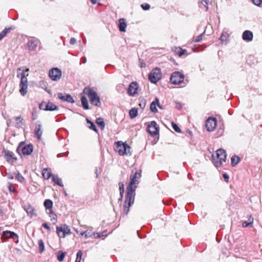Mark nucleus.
Segmentation results:
<instances>
[{"mask_svg": "<svg viewBox=\"0 0 262 262\" xmlns=\"http://www.w3.org/2000/svg\"><path fill=\"white\" fill-rule=\"evenodd\" d=\"M141 170L138 171L137 169L132 170L130 176V181L126 188V194L124 205L123 206V214L127 215L129 211V208L134 203L135 191L139 184V180L141 177Z\"/></svg>", "mask_w": 262, "mask_h": 262, "instance_id": "f257e3e1", "label": "nucleus"}, {"mask_svg": "<svg viewBox=\"0 0 262 262\" xmlns=\"http://www.w3.org/2000/svg\"><path fill=\"white\" fill-rule=\"evenodd\" d=\"M17 77L20 78L19 84V92L22 96H25L27 93L28 79L25 75L23 68H18L17 70Z\"/></svg>", "mask_w": 262, "mask_h": 262, "instance_id": "f03ea898", "label": "nucleus"}, {"mask_svg": "<svg viewBox=\"0 0 262 262\" xmlns=\"http://www.w3.org/2000/svg\"><path fill=\"white\" fill-rule=\"evenodd\" d=\"M212 162L216 167H220L223 162H226L227 154L226 151L222 148L216 150L215 155H212Z\"/></svg>", "mask_w": 262, "mask_h": 262, "instance_id": "7ed1b4c3", "label": "nucleus"}, {"mask_svg": "<svg viewBox=\"0 0 262 262\" xmlns=\"http://www.w3.org/2000/svg\"><path fill=\"white\" fill-rule=\"evenodd\" d=\"M33 146L32 144H25L24 142L19 143L16 151L21 157L30 155L33 151Z\"/></svg>", "mask_w": 262, "mask_h": 262, "instance_id": "20e7f679", "label": "nucleus"}, {"mask_svg": "<svg viewBox=\"0 0 262 262\" xmlns=\"http://www.w3.org/2000/svg\"><path fill=\"white\" fill-rule=\"evenodd\" d=\"M83 93L88 95L91 104L97 106H99L100 105L101 102L100 98L97 93L92 89L85 88L83 90Z\"/></svg>", "mask_w": 262, "mask_h": 262, "instance_id": "39448f33", "label": "nucleus"}, {"mask_svg": "<svg viewBox=\"0 0 262 262\" xmlns=\"http://www.w3.org/2000/svg\"><path fill=\"white\" fill-rule=\"evenodd\" d=\"M130 147L126 143L122 141H118L115 143V150L119 154L120 156L130 155Z\"/></svg>", "mask_w": 262, "mask_h": 262, "instance_id": "423d86ee", "label": "nucleus"}, {"mask_svg": "<svg viewBox=\"0 0 262 262\" xmlns=\"http://www.w3.org/2000/svg\"><path fill=\"white\" fill-rule=\"evenodd\" d=\"M161 78L160 69L156 68L152 70L149 74L148 79L152 83H156Z\"/></svg>", "mask_w": 262, "mask_h": 262, "instance_id": "0eeeda50", "label": "nucleus"}, {"mask_svg": "<svg viewBox=\"0 0 262 262\" xmlns=\"http://www.w3.org/2000/svg\"><path fill=\"white\" fill-rule=\"evenodd\" d=\"M184 75L180 72H173L170 76V80L173 84H179L183 82Z\"/></svg>", "mask_w": 262, "mask_h": 262, "instance_id": "6e6552de", "label": "nucleus"}, {"mask_svg": "<svg viewBox=\"0 0 262 262\" xmlns=\"http://www.w3.org/2000/svg\"><path fill=\"white\" fill-rule=\"evenodd\" d=\"M61 75V71L57 68L52 69L49 72V76L50 78L53 81L59 80L60 79Z\"/></svg>", "mask_w": 262, "mask_h": 262, "instance_id": "1a4fd4ad", "label": "nucleus"}, {"mask_svg": "<svg viewBox=\"0 0 262 262\" xmlns=\"http://www.w3.org/2000/svg\"><path fill=\"white\" fill-rule=\"evenodd\" d=\"M56 230L58 235L62 238H64L66 235L71 233L70 228L66 225H63L60 227H56Z\"/></svg>", "mask_w": 262, "mask_h": 262, "instance_id": "9d476101", "label": "nucleus"}, {"mask_svg": "<svg viewBox=\"0 0 262 262\" xmlns=\"http://www.w3.org/2000/svg\"><path fill=\"white\" fill-rule=\"evenodd\" d=\"M216 125V120L213 117L209 118L206 123V127L207 130L209 132L213 131Z\"/></svg>", "mask_w": 262, "mask_h": 262, "instance_id": "9b49d317", "label": "nucleus"}, {"mask_svg": "<svg viewBox=\"0 0 262 262\" xmlns=\"http://www.w3.org/2000/svg\"><path fill=\"white\" fill-rule=\"evenodd\" d=\"M148 132L152 136L157 135L159 133V129L157 127V123L155 121H151L148 125Z\"/></svg>", "mask_w": 262, "mask_h": 262, "instance_id": "f8f14e48", "label": "nucleus"}, {"mask_svg": "<svg viewBox=\"0 0 262 262\" xmlns=\"http://www.w3.org/2000/svg\"><path fill=\"white\" fill-rule=\"evenodd\" d=\"M5 158L9 163H12L17 160L14 154L9 150H4Z\"/></svg>", "mask_w": 262, "mask_h": 262, "instance_id": "ddd939ff", "label": "nucleus"}, {"mask_svg": "<svg viewBox=\"0 0 262 262\" xmlns=\"http://www.w3.org/2000/svg\"><path fill=\"white\" fill-rule=\"evenodd\" d=\"M24 210L26 211L28 215L31 217L33 216H36L37 214L35 212L34 208L30 204H27L23 206Z\"/></svg>", "mask_w": 262, "mask_h": 262, "instance_id": "4468645a", "label": "nucleus"}, {"mask_svg": "<svg viewBox=\"0 0 262 262\" xmlns=\"http://www.w3.org/2000/svg\"><path fill=\"white\" fill-rule=\"evenodd\" d=\"M138 84L136 82H132L127 89V94L129 96H134L137 93Z\"/></svg>", "mask_w": 262, "mask_h": 262, "instance_id": "2eb2a0df", "label": "nucleus"}, {"mask_svg": "<svg viewBox=\"0 0 262 262\" xmlns=\"http://www.w3.org/2000/svg\"><path fill=\"white\" fill-rule=\"evenodd\" d=\"M58 97L59 99H61L63 101H67L70 103H74L75 101L74 100L73 97L70 94H63L62 93H58Z\"/></svg>", "mask_w": 262, "mask_h": 262, "instance_id": "dca6fc26", "label": "nucleus"}, {"mask_svg": "<svg viewBox=\"0 0 262 262\" xmlns=\"http://www.w3.org/2000/svg\"><path fill=\"white\" fill-rule=\"evenodd\" d=\"M39 40L36 38L29 39L28 42V47L30 51H34L38 46Z\"/></svg>", "mask_w": 262, "mask_h": 262, "instance_id": "f3484780", "label": "nucleus"}, {"mask_svg": "<svg viewBox=\"0 0 262 262\" xmlns=\"http://www.w3.org/2000/svg\"><path fill=\"white\" fill-rule=\"evenodd\" d=\"M253 33L249 30L245 31L242 35V38L244 40L247 42L251 41L253 39Z\"/></svg>", "mask_w": 262, "mask_h": 262, "instance_id": "a211bd4d", "label": "nucleus"}, {"mask_svg": "<svg viewBox=\"0 0 262 262\" xmlns=\"http://www.w3.org/2000/svg\"><path fill=\"white\" fill-rule=\"evenodd\" d=\"M34 134L38 140H39L41 139L42 131L41 130V126L40 124L37 123L36 124Z\"/></svg>", "mask_w": 262, "mask_h": 262, "instance_id": "6ab92c4d", "label": "nucleus"}, {"mask_svg": "<svg viewBox=\"0 0 262 262\" xmlns=\"http://www.w3.org/2000/svg\"><path fill=\"white\" fill-rule=\"evenodd\" d=\"M42 174L44 179L46 180L49 179L50 178H52L53 174H52L51 170L50 168H43L42 171Z\"/></svg>", "mask_w": 262, "mask_h": 262, "instance_id": "aec40b11", "label": "nucleus"}, {"mask_svg": "<svg viewBox=\"0 0 262 262\" xmlns=\"http://www.w3.org/2000/svg\"><path fill=\"white\" fill-rule=\"evenodd\" d=\"M127 27L125 20L124 18H120L119 19L118 27L120 32H125Z\"/></svg>", "mask_w": 262, "mask_h": 262, "instance_id": "412c9836", "label": "nucleus"}, {"mask_svg": "<svg viewBox=\"0 0 262 262\" xmlns=\"http://www.w3.org/2000/svg\"><path fill=\"white\" fill-rule=\"evenodd\" d=\"M56 110H58V107L53 103L49 102L47 104L46 103L45 111H53Z\"/></svg>", "mask_w": 262, "mask_h": 262, "instance_id": "4be33fe9", "label": "nucleus"}, {"mask_svg": "<svg viewBox=\"0 0 262 262\" xmlns=\"http://www.w3.org/2000/svg\"><path fill=\"white\" fill-rule=\"evenodd\" d=\"M157 103H158V98H156L150 104V111L154 113H156L158 112V110L157 108Z\"/></svg>", "mask_w": 262, "mask_h": 262, "instance_id": "5701e85b", "label": "nucleus"}, {"mask_svg": "<svg viewBox=\"0 0 262 262\" xmlns=\"http://www.w3.org/2000/svg\"><path fill=\"white\" fill-rule=\"evenodd\" d=\"M52 180L57 185L63 187V184L62 183L61 179L59 178L58 176H56L55 174L53 175Z\"/></svg>", "mask_w": 262, "mask_h": 262, "instance_id": "b1692460", "label": "nucleus"}, {"mask_svg": "<svg viewBox=\"0 0 262 262\" xmlns=\"http://www.w3.org/2000/svg\"><path fill=\"white\" fill-rule=\"evenodd\" d=\"M43 205L47 211H49L53 207V202L51 200L47 199L45 201Z\"/></svg>", "mask_w": 262, "mask_h": 262, "instance_id": "393cba45", "label": "nucleus"}, {"mask_svg": "<svg viewBox=\"0 0 262 262\" xmlns=\"http://www.w3.org/2000/svg\"><path fill=\"white\" fill-rule=\"evenodd\" d=\"M81 104L84 110H89V106L88 104V101L85 96H82L81 98Z\"/></svg>", "mask_w": 262, "mask_h": 262, "instance_id": "a878e982", "label": "nucleus"}, {"mask_svg": "<svg viewBox=\"0 0 262 262\" xmlns=\"http://www.w3.org/2000/svg\"><path fill=\"white\" fill-rule=\"evenodd\" d=\"M47 213L49 214V217L51 218V221L53 224H55L57 222L56 215L53 212L52 210L47 211Z\"/></svg>", "mask_w": 262, "mask_h": 262, "instance_id": "bb28decb", "label": "nucleus"}, {"mask_svg": "<svg viewBox=\"0 0 262 262\" xmlns=\"http://www.w3.org/2000/svg\"><path fill=\"white\" fill-rule=\"evenodd\" d=\"M6 233L9 234V238H11L13 239V240L15 241V242L16 243H18V236L16 233H15V232H12V231L7 232H6Z\"/></svg>", "mask_w": 262, "mask_h": 262, "instance_id": "cd10ccee", "label": "nucleus"}, {"mask_svg": "<svg viewBox=\"0 0 262 262\" xmlns=\"http://www.w3.org/2000/svg\"><path fill=\"white\" fill-rule=\"evenodd\" d=\"M96 123L101 128V129H103L105 127V123L103 119L102 118H98L96 119Z\"/></svg>", "mask_w": 262, "mask_h": 262, "instance_id": "c85d7f7f", "label": "nucleus"}, {"mask_svg": "<svg viewBox=\"0 0 262 262\" xmlns=\"http://www.w3.org/2000/svg\"><path fill=\"white\" fill-rule=\"evenodd\" d=\"M231 165L232 166L236 165L240 161V158L236 156H232L231 158Z\"/></svg>", "mask_w": 262, "mask_h": 262, "instance_id": "c756f323", "label": "nucleus"}, {"mask_svg": "<svg viewBox=\"0 0 262 262\" xmlns=\"http://www.w3.org/2000/svg\"><path fill=\"white\" fill-rule=\"evenodd\" d=\"M39 252L42 253L45 250V245L42 239H39L38 242Z\"/></svg>", "mask_w": 262, "mask_h": 262, "instance_id": "7c9ffc66", "label": "nucleus"}, {"mask_svg": "<svg viewBox=\"0 0 262 262\" xmlns=\"http://www.w3.org/2000/svg\"><path fill=\"white\" fill-rule=\"evenodd\" d=\"M129 115L130 118L133 119L137 116L138 111L135 108H132L129 112Z\"/></svg>", "mask_w": 262, "mask_h": 262, "instance_id": "2f4dec72", "label": "nucleus"}, {"mask_svg": "<svg viewBox=\"0 0 262 262\" xmlns=\"http://www.w3.org/2000/svg\"><path fill=\"white\" fill-rule=\"evenodd\" d=\"M119 190H120V198L119 199V201L122 200L123 198V195L124 193V184L122 182L119 183Z\"/></svg>", "mask_w": 262, "mask_h": 262, "instance_id": "473e14b6", "label": "nucleus"}, {"mask_svg": "<svg viewBox=\"0 0 262 262\" xmlns=\"http://www.w3.org/2000/svg\"><path fill=\"white\" fill-rule=\"evenodd\" d=\"M11 29L10 28H5L0 33V41L10 31Z\"/></svg>", "mask_w": 262, "mask_h": 262, "instance_id": "72a5a7b5", "label": "nucleus"}, {"mask_svg": "<svg viewBox=\"0 0 262 262\" xmlns=\"http://www.w3.org/2000/svg\"><path fill=\"white\" fill-rule=\"evenodd\" d=\"M229 34L228 33V32L224 31L222 34L220 38V40L222 42L226 41L227 38L229 37Z\"/></svg>", "mask_w": 262, "mask_h": 262, "instance_id": "f704fd0d", "label": "nucleus"}, {"mask_svg": "<svg viewBox=\"0 0 262 262\" xmlns=\"http://www.w3.org/2000/svg\"><path fill=\"white\" fill-rule=\"evenodd\" d=\"M65 256V253L61 251H59L58 252L57 254V259L59 261H62Z\"/></svg>", "mask_w": 262, "mask_h": 262, "instance_id": "c9c22d12", "label": "nucleus"}, {"mask_svg": "<svg viewBox=\"0 0 262 262\" xmlns=\"http://www.w3.org/2000/svg\"><path fill=\"white\" fill-rule=\"evenodd\" d=\"M16 121L15 126L17 128H19L23 125L22 119L20 117H17L15 118Z\"/></svg>", "mask_w": 262, "mask_h": 262, "instance_id": "e433bc0d", "label": "nucleus"}, {"mask_svg": "<svg viewBox=\"0 0 262 262\" xmlns=\"http://www.w3.org/2000/svg\"><path fill=\"white\" fill-rule=\"evenodd\" d=\"M105 232H106L105 231H104L102 233L94 232L93 234L94 235H96L95 236V238H100V237H105L107 236V235L105 234Z\"/></svg>", "mask_w": 262, "mask_h": 262, "instance_id": "4c0bfd02", "label": "nucleus"}, {"mask_svg": "<svg viewBox=\"0 0 262 262\" xmlns=\"http://www.w3.org/2000/svg\"><path fill=\"white\" fill-rule=\"evenodd\" d=\"M86 122L88 124H90V126H89V128L90 129L95 131L96 132H97V129L93 122H92L91 121H90L88 119H86Z\"/></svg>", "mask_w": 262, "mask_h": 262, "instance_id": "58836bf2", "label": "nucleus"}, {"mask_svg": "<svg viewBox=\"0 0 262 262\" xmlns=\"http://www.w3.org/2000/svg\"><path fill=\"white\" fill-rule=\"evenodd\" d=\"M82 256V252L81 250H79L76 254V259L75 262H81V258Z\"/></svg>", "mask_w": 262, "mask_h": 262, "instance_id": "ea45409f", "label": "nucleus"}, {"mask_svg": "<svg viewBox=\"0 0 262 262\" xmlns=\"http://www.w3.org/2000/svg\"><path fill=\"white\" fill-rule=\"evenodd\" d=\"M15 175L16 179L18 181L20 182H23L24 181V178L19 172L15 173Z\"/></svg>", "mask_w": 262, "mask_h": 262, "instance_id": "a19ab883", "label": "nucleus"}, {"mask_svg": "<svg viewBox=\"0 0 262 262\" xmlns=\"http://www.w3.org/2000/svg\"><path fill=\"white\" fill-rule=\"evenodd\" d=\"M187 51L186 50L182 49L181 48H179L177 49L176 52L179 55V56H182L184 55L186 53Z\"/></svg>", "mask_w": 262, "mask_h": 262, "instance_id": "79ce46f5", "label": "nucleus"}, {"mask_svg": "<svg viewBox=\"0 0 262 262\" xmlns=\"http://www.w3.org/2000/svg\"><path fill=\"white\" fill-rule=\"evenodd\" d=\"M146 100L144 99H141L140 100L139 106L141 108L143 109L146 105Z\"/></svg>", "mask_w": 262, "mask_h": 262, "instance_id": "37998d69", "label": "nucleus"}, {"mask_svg": "<svg viewBox=\"0 0 262 262\" xmlns=\"http://www.w3.org/2000/svg\"><path fill=\"white\" fill-rule=\"evenodd\" d=\"M81 235H84L85 238L90 237L92 235V233L89 230H86L80 233Z\"/></svg>", "mask_w": 262, "mask_h": 262, "instance_id": "c03bdc74", "label": "nucleus"}, {"mask_svg": "<svg viewBox=\"0 0 262 262\" xmlns=\"http://www.w3.org/2000/svg\"><path fill=\"white\" fill-rule=\"evenodd\" d=\"M172 126L173 129L177 133H180L181 132V129L178 126V125L174 122L172 123Z\"/></svg>", "mask_w": 262, "mask_h": 262, "instance_id": "a18cd8bd", "label": "nucleus"}, {"mask_svg": "<svg viewBox=\"0 0 262 262\" xmlns=\"http://www.w3.org/2000/svg\"><path fill=\"white\" fill-rule=\"evenodd\" d=\"M8 189L10 191V192H16V189L13 186V185H12L11 183H8Z\"/></svg>", "mask_w": 262, "mask_h": 262, "instance_id": "49530a36", "label": "nucleus"}, {"mask_svg": "<svg viewBox=\"0 0 262 262\" xmlns=\"http://www.w3.org/2000/svg\"><path fill=\"white\" fill-rule=\"evenodd\" d=\"M253 4L257 6H262V0H252Z\"/></svg>", "mask_w": 262, "mask_h": 262, "instance_id": "de8ad7c7", "label": "nucleus"}, {"mask_svg": "<svg viewBox=\"0 0 262 262\" xmlns=\"http://www.w3.org/2000/svg\"><path fill=\"white\" fill-rule=\"evenodd\" d=\"M203 33L199 35L193 41L194 42H200L202 39L203 37Z\"/></svg>", "mask_w": 262, "mask_h": 262, "instance_id": "09e8293b", "label": "nucleus"}, {"mask_svg": "<svg viewBox=\"0 0 262 262\" xmlns=\"http://www.w3.org/2000/svg\"><path fill=\"white\" fill-rule=\"evenodd\" d=\"M142 8L144 10H147L150 8V5L148 4L145 3L141 5Z\"/></svg>", "mask_w": 262, "mask_h": 262, "instance_id": "8fccbe9b", "label": "nucleus"}, {"mask_svg": "<svg viewBox=\"0 0 262 262\" xmlns=\"http://www.w3.org/2000/svg\"><path fill=\"white\" fill-rule=\"evenodd\" d=\"M242 226L243 227H247L250 226H252V225L250 224L248 222L244 221L242 223Z\"/></svg>", "mask_w": 262, "mask_h": 262, "instance_id": "3c124183", "label": "nucleus"}, {"mask_svg": "<svg viewBox=\"0 0 262 262\" xmlns=\"http://www.w3.org/2000/svg\"><path fill=\"white\" fill-rule=\"evenodd\" d=\"M10 232V231H9V230H6V231H5L3 232L2 233V236L3 237H4V238H9V234H7L6 232Z\"/></svg>", "mask_w": 262, "mask_h": 262, "instance_id": "603ef678", "label": "nucleus"}, {"mask_svg": "<svg viewBox=\"0 0 262 262\" xmlns=\"http://www.w3.org/2000/svg\"><path fill=\"white\" fill-rule=\"evenodd\" d=\"M46 103L45 102H41L39 105V109L45 110V108L46 107Z\"/></svg>", "mask_w": 262, "mask_h": 262, "instance_id": "864d4df0", "label": "nucleus"}, {"mask_svg": "<svg viewBox=\"0 0 262 262\" xmlns=\"http://www.w3.org/2000/svg\"><path fill=\"white\" fill-rule=\"evenodd\" d=\"M200 3L206 8V10L208 9V7H207L208 3L206 1L201 0L200 1Z\"/></svg>", "mask_w": 262, "mask_h": 262, "instance_id": "5fc2aeb1", "label": "nucleus"}, {"mask_svg": "<svg viewBox=\"0 0 262 262\" xmlns=\"http://www.w3.org/2000/svg\"><path fill=\"white\" fill-rule=\"evenodd\" d=\"M6 175L7 177L10 180H12L14 178L13 174L11 173L10 172H6Z\"/></svg>", "mask_w": 262, "mask_h": 262, "instance_id": "6e6d98bb", "label": "nucleus"}, {"mask_svg": "<svg viewBox=\"0 0 262 262\" xmlns=\"http://www.w3.org/2000/svg\"><path fill=\"white\" fill-rule=\"evenodd\" d=\"M253 217L251 215H249L248 216V222L251 224L252 225H253Z\"/></svg>", "mask_w": 262, "mask_h": 262, "instance_id": "4d7b16f0", "label": "nucleus"}, {"mask_svg": "<svg viewBox=\"0 0 262 262\" xmlns=\"http://www.w3.org/2000/svg\"><path fill=\"white\" fill-rule=\"evenodd\" d=\"M42 226L46 228V229H47L48 230H50V227H49L47 223H45L42 224Z\"/></svg>", "mask_w": 262, "mask_h": 262, "instance_id": "13d9d810", "label": "nucleus"}, {"mask_svg": "<svg viewBox=\"0 0 262 262\" xmlns=\"http://www.w3.org/2000/svg\"><path fill=\"white\" fill-rule=\"evenodd\" d=\"M223 178L225 180V181L226 182H228V180H229V176H228V174L226 173H224L223 174Z\"/></svg>", "mask_w": 262, "mask_h": 262, "instance_id": "bf43d9fd", "label": "nucleus"}, {"mask_svg": "<svg viewBox=\"0 0 262 262\" xmlns=\"http://www.w3.org/2000/svg\"><path fill=\"white\" fill-rule=\"evenodd\" d=\"M76 42V39L75 38H72L70 39V43L71 45H74Z\"/></svg>", "mask_w": 262, "mask_h": 262, "instance_id": "052dcab7", "label": "nucleus"}, {"mask_svg": "<svg viewBox=\"0 0 262 262\" xmlns=\"http://www.w3.org/2000/svg\"><path fill=\"white\" fill-rule=\"evenodd\" d=\"M32 116H33V119L35 120L37 119V116L36 115H35L34 112H32Z\"/></svg>", "mask_w": 262, "mask_h": 262, "instance_id": "680f3d73", "label": "nucleus"}, {"mask_svg": "<svg viewBox=\"0 0 262 262\" xmlns=\"http://www.w3.org/2000/svg\"><path fill=\"white\" fill-rule=\"evenodd\" d=\"M157 106H158V107H159L161 109H163L162 106L160 105L159 103V100H158V103H157Z\"/></svg>", "mask_w": 262, "mask_h": 262, "instance_id": "e2e57ef3", "label": "nucleus"}, {"mask_svg": "<svg viewBox=\"0 0 262 262\" xmlns=\"http://www.w3.org/2000/svg\"><path fill=\"white\" fill-rule=\"evenodd\" d=\"M82 60H83V61H82L83 63H85L86 62V57H83L82 58Z\"/></svg>", "mask_w": 262, "mask_h": 262, "instance_id": "0e129e2a", "label": "nucleus"}, {"mask_svg": "<svg viewBox=\"0 0 262 262\" xmlns=\"http://www.w3.org/2000/svg\"><path fill=\"white\" fill-rule=\"evenodd\" d=\"M95 173L96 174V177L97 178L98 176V168H97V167L95 168Z\"/></svg>", "mask_w": 262, "mask_h": 262, "instance_id": "69168bd1", "label": "nucleus"}, {"mask_svg": "<svg viewBox=\"0 0 262 262\" xmlns=\"http://www.w3.org/2000/svg\"><path fill=\"white\" fill-rule=\"evenodd\" d=\"M98 0H91V2L93 4H96Z\"/></svg>", "mask_w": 262, "mask_h": 262, "instance_id": "338daca9", "label": "nucleus"}, {"mask_svg": "<svg viewBox=\"0 0 262 262\" xmlns=\"http://www.w3.org/2000/svg\"><path fill=\"white\" fill-rule=\"evenodd\" d=\"M145 63L141 64V67H145Z\"/></svg>", "mask_w": 262, "mask_h": 262, "instance_id": "774afa93", "label": "nucleus"}]
</instances>
